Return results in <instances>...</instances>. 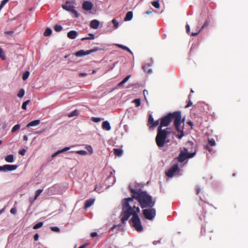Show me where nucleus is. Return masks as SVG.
<instances>
[{
    "instance_id": "obj_28",
    "label": "nucleus",
    "mask_w": 248,
    "mask_h": 248,
    "mask_svg": "<svg viewBox=\"0 0 248 248\" xmlns=\"http://www.w3.org/2000/svg\"><path fill=\"white\" fill-rule=\"evenodd\" d=\"M20 127V125L19 124H17L15 125L12 129L11 132L12 133L15 132L16 130H18L19 129Z\"/></svg>"
},
{
    "instance_id": "obj_46",
    "label": "nucleus",
    "mask_w": 248,
    "mask_h": 248,
    "mask_svg": "<svg viewBox=\"0 0 248 248\" xmlns=\"http://www.w3.org/2000/svg\"><path fill=\"white\" fill-rule=\"evenodd\" d=\"M121 227V225H114L111 229L110 230H113L115 228H118V229H119Z\"/></svg>"
},
{
    "instance_id": "obj_35",
    "label": "nucleus",
    "mask_w": 248,
    "mask_h": 248,
    "mask_svg": "<svg viewBox=\"0 0 248 248\" xmlns=\"http://www.w3.org/2000/svg\"><path fill=\"white\" fill-rule=\"evenodd\" d=\"M112 22L113 24L114 28H118L119 26V22L117 21V20L116 19H113L112 20Z\"/></svg>"
},
{
    "instance_id": "obj_40",
    "label": "nucleus",
    "mask_w": 248,
    "mask_h": 248,
    "mask_svg": "<svg viewBox=\"0 0 248 248\" xmlns=\"http://www.w3.org/2000/svg\"><path fill=\"white\" fill-rule=\"evenodd\" d=\"M101 118L99 117H92V120L94 122L98 123L101 121Z\"/></svg>"
},
{
    "instance_id": "obj_15",
    "label": "nucleus",
    "mask_w": 248,
    "mask_h": 248,
    "mask_svg": "<svg viewBox=\"0 0 248 248\" xmlns=\"http://www.w3.org/2000/svg\"><path fill=\"white\" fill-rule=\"evenodd\" d=\"M94 202V199H90L89 200H87L86 201L85 203L84 208V209H87L88 208L90 207L91 206H92Z\"/></svg>"
},
{
    "instance_id": "obj_6",
    "label": "nucleus",
    "mask_w": 248,
    "mask_h": 248,
    "mask_svg": "<svg viewBox=\"0 0 248 248\" xmlns=\"http://www.w3.org/2000/svg\"><path fill=\"white\" fill-rule=\"evenodd\" d=\"M62 8L74 14L75 17H78L79 16V14L78 12L74 9V6L70 2L66 1L64 5H62Z\"/></svg>"
},
{
    "instance_id": "obj_10",
    "label": "nucleus",
    "mask_w": 248,
    "mask_h": 248,
    "mask_svg": "<svg viewBox=\"0 0 248 248\" xmlns=\"http://www.w3.org/2000/svg\"><path fill=\"white\" fill-rule=\"evenodd\" d=\"M3 171H12L16 170L17 166L16 165H4L3 166Z\"/></svg>"
},
{
    "instance_id": "obj_43",
    "label": "nucleus",
    "mask_w": 248,
    "mask_h": 248,
    "mask_svg": "<svg viewBox=\"0 0 248 248\" xmlns=\"http://www.w3.org/2000/svg\"><path fill=\"white\" fill-rule=\"evenodd\" d=\"M16 212V207H13L11 210H10V213L12 214H15Z\"/></svg>"
},
{
    "instance_id": "obj_31",
    "label": "nucleus",
    "mask_w": 248,
    "mask_h": 248,
    "mask_svg": "<svg viewBox=\"0 0 248 248\" xmlns=\"http://www.w3.org/2000/svg\"><path fill=\"white\" fill-rule=\"evenodd\" d=\"M152 4L155 8L158 9L160 7V4L158 0L153 1Z\"/></svg>"
},
{
    "instance_id": "obj_52",
    "label": "nucleus",
    "mask_w": 248,
    "mask_h": 248,
    "mask_svg": "<svg viewBox=\"0 0 248 248\" xmlns=\"http://www.w3.org/2000/svg\"><path fill=\"white\" fill-rule=\"evenodd\" d=\"M196 194L198 195L199 193L201 192V188L199 186H197L196 188Z\"/></svg>"
},
{
    "instance_id": "obj_32",
    "label": "nucleus",
    "mask_w": 248,
    "mask_h": 248,
    "mask_svg": "<svg viewBox=\"0 0 248 248\" xmlns=\"http://www.w3.org/2000/svg\"><path fill=\"white\" fill-rule=\"evenodd\" d=\"M208 143L211 146H214L216 145V142L214 139H209Z\"/></svg>"
},
{
    "instance_id": "obj_11",
    "label": "nucleus",
    "mask_w": 248,
    "mask_h": 248,
    "mask_svg": "<svg viewBox=\"0 0 248 248\" xmlns=\"http://www.w3.org/2000/svg\"><path fill=\"white\" fill-rule=\"evenodd\" d=\"M201 232L203 235H205L208 232H213V230H212L209 225L207 226L202 227L201 230Z\"/></svg>"
},
{
    "instance_id": "obj_25",
    "label": "nucleus",
    "mask_w": 248,
    "mask_h": 248,
    "mask_svg": "<svg viewBox=\"0 0 248 248\" xmlns=\"http://www.w3.org/2000/svg\"><path fill=\"white\" fill-rule=\"evenodd\" d=\"M51 33L52 30L50 28H47L44 32V35L45 36H48L51 35Z\"/></svg>"
},
{
    "instance_id": "obj_21",
    "label": "nucleus",
    "mask_w": 248,
    "mask_h": 248,
    "mask_svg": "<svg viewBox=\"0 0 248 248\" xmlns=\"http://www.w3.org/2000/svg\"><path fill=\"white\" fill-rule=\"evenodd\" d=\"M5 160L7 162L12 163L14 161V156L13 155H9L5 157Z\"/></svg>"
},
{
    "instance_id": "obj_57",
    "label": "nucleus",
    "mask_w": 248,
    "mask_h": 248,
    "mask_svg": "<svg viewBox=\"0 0 248 248\" xmlns=\"http://www.w3.org/2000/svg\"><path fill=\"white\" fill-rule=\"evenodd\" d=\"M124 84V83L123 81H122L120 83H118V86H121L123 85Z\"/></svg>"
},
{
    "instance_id": "obj_44",
    "label": "nucleus",
    "mask_w": 248,
    "mask_h": 248,
    "mask_svg": "<svg viewBox=\"0 0 248 248\" xmlns=\"http://www.w3.org/2000/svg\"><path fill=\"white\" fill-rule=\"evenodd\" d=\"M153 124H153V125L152 126V127H155L157 125H158L159 124V120H156L155 121H154Z\"/></svg>"
},
{
    "instance_id": "obj_38",
    "label": "nucleus",
    "mask_w": 248,
    "mask_h": 248,
    "mask_svg": "<svg viewBox=\"0 0 248 248\" xmlns=\"http://www.w3.org/2000/svg\"><path fill=\"white\" fill-rule=\"evenodd\" d=\"M30 101L29 100H28L23 102V103L22 104V107H21V108L23 109H25V110L26 109L27 105L30 102Z\"/></svg>"
},
{
    "instance_id": "obj_61",
    "label": "nucleus",
    "mask_w": 248,
    "mask_h": 248,
    "mask_svg": "<svg viewBox=\"0 0 248 248\" xmlns=\"http://www.w3.org/2000/svg\"><path fill=\"white\" fill-rule=\"evenodd\" d=\"M0 171H3V168L2 166H0Z\"/></svg>"
},
{
    "instance_id": "obj_5",
    "label": "nucleus",
    "mask_w": 248,
    "mask_h": 248,
    "mask_svg": "<svg viewBox=\"0 0 248 248\" xmlns=\"http://www.w3.org/2000/svg\"><path fill=\"white\" fill-rule=\"evenodd\" d=\"M142 212L144 217L150 220H153L156 215V210L153 207L143 209Z\"/></svg>"
},
{
    "instance_id": "obj_22",
    "label": "nucleus",
    "mask_w": 248,
    "mask_h": 248,
    "mask_svg": "<svg viewBox=\"0 0 248 248\" xmlns=\"http://www.w3.org/2000/svg\"><path fill=\"white\" fill-rule=\"evenodd\" d=\"M116 45L118 47H120V48H122V49H124V50H126V51H127L128 52H129V53H130L131 54H132V51L130 50V49H129L128 47H127V46H123V45H120V44H116Z\"/></svg>"
},
{
    "instance_id": "obj_41",
    "label": "nucleus",
    "mask_w": 248,
    "mask_h": 248,
    "mask_svg": "<svg viewBox=\"0 0 248 248\" xmlns=\"http://www.w3.org/2000/svg\"><path fill=\"white\" fill-rule=\"evenodd\" d=\"M190 94L188 96V98L190 99ZM192 105V102L191 100L189 99L187 105L186 106V108H188Z\"/></svg>"
},
{
    "instance_id": "obj_58",
    "label": "nucleus",
    "mask_w": 248,
    "mask_h": 248,
    "mask_svg": "<svg viewBox=\"0 0 248 248\" xmlns=\"http://www.w3.org/2000/svg\"><path fill=\"white\" fill-rule=\"evenodd\" d=\"M152 12L153 11L152 10H149L146 12V15H149V14H151L152 13Z\"/></svg>"
},
{
    "instance_id": "obj_39",
    "label": "nucleus",
    "mask_w": 248,
    "mask_h": 248,
    "mask_svg": "<svg viewBox=\"0 0 248 248\" xmlns=\"http://www.w3.org/2000/svg\"><path fill=\"white\" fill-rule=\"evenodd\" d=\"M76 153L78 155H86L87 154V152L84 150L78 151L76 152Z\"/></svg>"
},
{
    "instance_id": "obj_2",
    "label": "nucleus",
    "mask_w": 248,
    "mask_h": 248,
    "mask_svg": "<svg viewBox=\"0 0 248 248\" xmlns=\"http://www.w3.org/2000/svg\"><path fill=\"white\" fill-rule=\"evenodd\" d=\"M133 202L134 200L132 198H125L123 200L121 220L122 223H124L132 215L133 217L130 219L132 223V226L137 231L140 232L143 230V228L138 215L140 212V209L139 207H136Z\"/></svg>"
},
{
    "instance_id": "obj_51",
    "label": "nucleus",
    "mask_w": 248,
    "mask_h": 248,
    "mask_svg": "<svg viewBox=\"0 0 248 248\" xmlns=\"http://www.w3.org/2000/svg\"><path fill=\"white\" fill-rule=\"evenodd\" d=\"M186 31L187 33H189L190 32V27L188 24H187L186 26Z\"/></svg>"
},
{
    "instance_id": "obj_12",
    "label": "nucleus",
    "mask_w": 248,
    "mask_h": 248,
    "mask_svg": "<svg viewBox=\"0 0 248 248\" xmlns=\"http://www.w3.org/2000/svg\"><path fill=\"white\" fill-rule=\"evenodd\" d=\"M100 24V22L96 19H94L91 21L90 22V27L91 28L93 29H97Z\"/></svg>"
},
{
    "instance_id": "obj_29",
    "label": "nucleus",
    "mask_w": 248,
    "mask_h": 248,
    "mask_svg": "<svg viewBox=\"0 0 248 248\" xmlns=\"http://www.w3.org/2000/svg\"><path fill=\"white\" fill-rule=\"evenodd\" d=\"M43 225V223L42 222H40L37 224H36L35 225L33 226V229L34 230L37 229L38 228H41Z\"/></svg>"
},
{
    "instance_id": "obj_47",
    "label": "nucleus",
    "mask_w": 248,
    "mask_h": 248,
    "mask_svg": "<svg viewBox=\"0 0 248 248\" xmlns=\"http://www.w3.org/2000/svg\"><path fill=\"white\" fill-rule=\"evenodd\" d=\"M204 148L207 150H208V151L210 152H211L212 151V149L210 148L208 145H205Z\"/></svg>"
},
{
    "instance_id": "obj_3",
    "label": "nucleus",
    "mask_w": 248,
    "mask_h": 248,
    "mask_svg": "<svg viewBox=\"0 0 248 248\" xmlns=\"http://www.w3.org/2000/svg\"><path fill=\"white\" fill-rule=\"evenodd\" d=\"M129 190L132 194V197L130 198L137 200L141 208H152L155 205V201L153 200L152 196L148 195L146 191L132 188H129Z\"/></svg>"
},
{
    "instance_id": "obj_42",
    "label": "nucleus",
    "mask_w": 248,
    "mask_h": 248,
    "mask_svg": "<svg viewBox=\"0 0 248 248\" xmlns=\"http://www.w3.org/2000/svg\"><path fill=\"white\" fill-rule=\"evenodd\" d=\"M51 230L56 232H60V229L58 227H51Z\"/></svg>"
},
{
    "instance_id": "obj_53",
    "label": "nucleus",
    "mask_w": 248,
    "mask_h": 248,
    "mask_svg": "<svg viewBox=\"0 0 248 248\" xmlns=\"http://www.w3.org/2000/svg\"><path fill=\"white\" fill-rule=\"evenodd\" d=\"M97 235V233L96 232H93L91 233V236L92 237H95Z\"/></svg>"
},
{
    "instance_id": "obj_60",
    "label": "nucleus",
    "mask_w": 248,
    "mask_h": 248,
    "mask_svg": "<svg viewBox=\"0 0 248 248\" xmlns=\"http://www.w3.org/2000/svg\"><path fill=\"white\" fill-rule=\"evenodd\" d=\"M187 124L190 125H192V122H191V121H189L188 122H187Z\"/></svg>"
},
{
    "instance_id": "obj_24",
    "label": "nucleus",
    "mask_w": 248,
    "mask_h": 248,
    "mask_svg": "<svg viewBox=\"0 0 248 248\" xmlns=\"http://www.w3.org/2000/svg\"><path fill=\"white\" fill-rule=\"evenodd\" d=\"M148 122V124L150 125V127H152V126L154 124L153 123L154 122V118H153V116L151 114H150L149 116Z\"/></svg>"
},
{
    "instance_id": "obj_26",
    "label": "nucleus",
    "mask_w": 248,
    "mask_h": 248,
    "mask_svg": "<svg viewBox=\"0 0 248 248\" xmlns=\"http://www.w3.org/2000/svg\"><path fill=\"white\" fill-rule=\"evenodd\" d=\"M78 112L77 110H75L74 111H73L72 112L70 113L68 115V116L69 117H72L73 116H78Z\"/></svg>"
},
{
    "instance_id": "obj_64",
    "label": "nucleus",
    "mask_w": 248,
    "mask_h": 248,
    "mask_svg": "<svg viewBox=\"0 0 248 248\" xmlns=\"http://www.w3.org/2000/svg\"><path fill=\"white\" fill-rule=\"evenodd\" d=\"M4 208L2 209L0 211V214L1 213H2V212H3V211H4Z\"/></svg>"
},
{
    "instance_id": "obj_45",
    "label": "nucleus",
    "mask_w": 248,
    "mask_h": 248,
    "mask_svg": "<svg viewBox=\"0 0 248 248\" xmlns=\"http://www.w3.org/2000/svg\"><path fill=\"white\" fill-rule=\"evenodd\" d=\"M131 75L127 76L124 78L122 80L124 83L130 78Z\"/></svg>"
},
{
    "instance_id": "obj_9",
    "label": "nucleus",
    "mask_w": 248,
    "mask_h": 248,
    "mask_svg": "<svg viewBox=\"0 0 248 248\" xmlns=\"http://www.w3.org/2000/svg\"><path fill=\"white\" fill-rule=\"evenodd\" d=\"M93 6V4L89 1H85L82 4V8L86 11H90L92 10Z\"/></svg>"
},
{
    "instance_id": "obj_37",
    "label": "nucleus",
    "mask_w": 248,
    "mask_h": 248,
    "mask_svg": "<svg viewBox=\"0 0 248 248\" xmlns=\"http://www.w3.org/2000/svg\"><path fill=\"white\" fill-rule=\"evenodd\" d=\"M24 93H25V91H24V89H22L20 90V91H19V92L17 94V96H18V97L21 98L24 96Z\"/></svg>"
},
{
    "instance_id": "obj_62",
    "label": "nucleus",
    "mask_w": 248,
    "mask_h": 248,
    "mask_svg": "<svg viewBox=\"0 0 248 248\" xmlns=\"http://www.w3.org/2000/svg\"><path fill=\"white\" fill-rule=\"evenodd\" d=\"M145 92H146L147 93V91H146V90H144L143 94L144 95V96H145ZM145 99H146V97H145Z\"/></svg>"
},
{
    "instance_id": "obj_55",
    "label": "nucleus",
    "mask_w": 248,
    "mask_h": 248,
    "mask_svg": "<svg viewBox=\"0 0 248 248\" xmlns=\"http://www.w3.org/2000/svg\"><path fill=\"white\" fill-rule=\"evenodd\" d=\"M13 32H14L13 31H5V33L8 34V35H12L13 33Z\"/></svg>"
},
{
    "instance_id": "obj_54",
    "label": "nucleus",
    "mask_w": 248,
    "mask_h": 248,
    "mask_svg": "<svg viewBox=\"0 0 248 248\" xmlns=\"http://www.w3.org/2000/svg\"><path fill=\"white\" fill-rule=\"evenodd\" d=\"M87 75V74L85 73H80L79 74V76L81 77H85Z\"/></svg>"
},
{
    "instance_id": "obj_49",
    "label": "nucleus",
    "mask_w": 248,
    "mask_h": 248,
    "mask_svg": "<svg viewBox=\"0 0 248 248\" xmlns=\"http://www.w3.org/2000/svg\"><path fill=\"white\" fill-rule=\"evenodd\" d=\"M26 152V150L25 149H22L19 152V154L22 155H24Z\"/></svg>"
},
{
    "instance_id": "obj_1",
    "label": "nucleus",
    "mask_w": 248,
    "mask_h": 248,
    "mask_svg": "<svg viewBox=\"0 0 248 248\" xmlns=\"http://www.w3.org/2000/svg\"><path fill=\"white\" fill-rule=\"evenodd\" d=\"M174 119V125L176 130L180 133L178 135L179 139H181L184 136V119L182 120L181 113L180 111H175L173 113H170L168 115L162 117L160 119V123L157 130V134L155 139V142L159 148L164 146L166 142H169V140H167L168 135L170 131L168 128L162 129L163 127L168 126Z\"/></svg>"
},
{
    "instance_id": "obj_36",
    "label": "nucleus",
    "mask_w": 248,
    "mask_h": 248,
    "mask_svg": "<svg viewBox=\"0 0 248 248\" xmlns=\"http://www.w3.org/2000/svg\"><path fill=\"white\" fill-rule=\"evenodd\" d=\"M43 191V189H38L36 192H35V196H34V200H36L38 197L40 195V194L41 193V192Z\"/></svg>"
},
{
    "instance_id": "obj_48",
    "label": "nucleus",
    "mask_w": 248,
    "mask_h": 248,
    "mask_svg": "<svg viewBox=\"0 0 248 248\" xmlns=\"http://www.w3.org/2000/svg\"><path fill=\"white\" fill-rule=\"evenodd\" d=\"M6 3L4 1V0H2L1 2V3L0 4V11L1 10V9L3 7V6L5 5V4H6Z\"/></svg>"
},
{
    "instance_id": "obj_8",
    "label": "nucleus",
    "mask_w": 248,
    "mask_h": 248,
    "mask_svg": "<svg viewBox=\"0 0 248 248\" xmlns=\"http://www.w3.org/2000/svg\"><path fill=\"white\" fill-rule=\"evenodd\" d=\"M179 167L178 164H175L172 166L169 170L166 171V175L169 177H172L174 174L178 170Z\"/></svg>"
},
{
    "instance_id": "obj_34",
    "label": "nucleus",
    "mask_w": 248,
    "mask_h": 248,
    "mask_svg": "<svg viewBox=\"0 0 248 248\" xmlns=\"http://www.w3.org/2000/svg\"><path fill=\"white\" fill-rule=\"evenodd\" d=\"M133 102L135 103V106L137 107H139L140 105V99L139 98L134 99Z\"/></svg>"
},
{
    "instance_id": "obj_7",
    "label": "nucleus",
    "mask_w": 248,
    "mask_h": 248,
    "mask_svg": "<svg viewBox=\"0 0 248 248\" xmlns=\"http://www.w3.org/2000/svg\"><path fill=\"white\" fill-rule=\"evenodd\" d=\"M99 50V48H98V47H95L93 49H90V50H87V51H84V50H79V51H77V52H76L75 56L76 57H82L83 56L89 55L93 52H96Z\"/></svg>"
},
{
    "instance_id": "obj_19",
    "label": "nucleus",
    "mask_w": 248,
    "mask_h": 248,
    "mask_svg": "<svg viewBox=\"0 0 248 248\" xmlns=\"http://www.w3.org/2000/svg\"><path fill=\"white\" fill-rule=\"evenodd\" d=\"M40 123V121L39 120H35L34 121H32L31 122H30L27 125V127H31V126H34L35 125H37L39 124Z\"/></svg>"
},
{
    "instance_id": "obj_17",
    "label": "nucleus",
    "mask_w": 248,
    "mask_h": 248,
    "mask_svg": "<svg viewBox=\"0 0 248 248\" xmlns=\"http://www.w3.org/2000/svg\"><path fill=\"white\" fill-rule=\"evenodd\" d=\"M69 149H70V147H65V148H63L62 149L59 150V151H57L56 152H55V153H54L52 155V157H55L56 155L60 154V153H63L69 150Z\"/></svg>"
},
{
    "instance_id": "obj_50",
    "label": "nucleus",
    "mask_w": 248,
    "mask_h": 248,
    "mask_svg": "<svg viewBox=\"0 0 248 248\" xmlns=\"http://www.w3.org/2000/svg\"><path fill=\"white\" fill-rule=\"evenodd\" d=\"M38 238H39V235L38 233H36L33 236L34 240L35 241H36L38 240Z\"/></svg>"
},
{
    "instance_id": "obj_16",
    "label": "nucleus",
    "mask_w": 248,
    "mask_h": 248,
    "mask_svg": "<svg viewBox=\"0 0 248 248\" xmlns=\"http://www.w3.org/2000/svg\"><path fill=\"white\" fill-rule=\"evenodd\" d=\"M102 127L103 129L109 131L111 129V126L109 122L107 121H104L102 123Z\"/></svg>"
},
{
    "instance_id": "obj_4",
    "label": "nucleus",
    "mask_w": 248,
    "mask_h": 248,
    "mask_svg": "<svg viewBox=\"0 0 248 248\" xmlns=\"http://www.w3.org/2000/svg\"><path fill=\"white\" fill-rule=\"evenodd\" d=\"M196 154V150L195 149L193 152H188V150L184 148L183 150H181L180 153L177 157L178 161L180 162H183L186 159L192 158Z\"/></svg>"
},
{
    "instance_id": "obj_20",
    "label": "nucleus",
    "mask_w": 248,
    "mask_h": 248,
    "mask_svg": "<svg viewBox=\"0 0 248 248\" xmlns=\"http://www.w3.org/2000/svg\"><path fill=\"white\" fill-rule=\"evenodd\" d=\"M114 154L118 156H121L123 153V151L121 149H114Z\"/></svg>"
},
{
    "instance_id": "obj_18",
    "label": "nucleus",
    "mask_w": 248,
    "mask_h": 248,
    "mask_svg": "<svg viewBox=\"0 0 248 248\" xmlns=\"http://www.w3.org/2000/svg\"><path fill=\"white\" fill-rule=\"evenodd\" d=\"M133 18V12L132 11L128 12L124 17V21H128L131 20Z\"/></svg>"
},
{
    "instance_id": "obj_13",
    "label": "nucleus",
    "mask_w": 248,
    "mask_h": 248,
    "mask_svg": "<svg viewBox=\"0 0 248 248\" xmlns=\"http://www.w3.org/2000/svg\"><path fill=\"white\" fill-rule=\"evenodd\" d=\"M78 35V32L75 31H71L67 33V37L71 39H75Z\"/></svg>"
},
{
    "instance_id": "obj_63",
    "label": "nucleus",
    "mask_w": 248,
    "mask_h": 248,
    "mask_svg": "<svg viewBox=\"0 0 248 248\" xmlns=\"http://www.w3.org/2000/svg\"><path fill=\"white\" fill-rule=\"evenodd\" d=\"M96 72V71L95 70H93V71H92V74H95Z\"/></svg>"
},
{
    "instance_id": "obj_30",
    "label": "nucleus",
    "mask_w": 248,
    "mask_h": 248,
    "mask_svg": "<svg viewBox=\"0 0 248 248\" xmlns=\"http://www.w3.org/2000/svg\"><path fill=\"white\" fill-rule=\"evenodd\" d=\"M90 37H84L81 38V40L83 41L85 40H90V39H94V35L93 34L90 33L89 34Z\"/></svg>"
},
{
    "instance_id": "obj_56",
    "label": "nucleus",
    "mask_w": 248,
    "mask_h": 248,
    "mask_svg": "<svg viewBox=\"0 0 248 248\" xmlns=\"http://www.w3.org/2000/svg\"><path fill=\"white\" fill-rule=\"evenodd\" d=\"M23 140L24 141H27L28 140V137L27 135H24L23 137Z\"/></svg>"
},
{
    "instance_id": "obj_14",
    "label": "nucleus",
    "mask_w": 248,
    "mask_h": 248,
    "mask_svg": "<svg viewBox=\"0 0 248 248\" xmlns=\"http://www.w3.org/2000/svg\"><path fill=\"white\" fill-rule=\"evenodd\" d=\"M210 23V20H206L203 25L202 26L201 30H200L198 32H192L191 34V36H196L198 34V33L200 32V31L204 29V28L207 27Z\"/></svg>"
},
{
    "instance_id": "obj_23",
    "label": "nucleus",
    "mask_w": 248,
    "mask_h": 248,
    "mask_svg": "<svg viewBox=\"0 0 248 248\" xmlns=\"http://www.w3.org/2000/svg\"><path fill=\"white\" fill-rule=\"evenodd\" d=\"M0 58L4 61L6 60L5 53L2 48L0 47Z\"/></svg>"
},
{
    "instance_id": "obj_27",
    "label": "nucleus",
    "mask_w": 248,
    "mask_h": 248,
    "mask_svg": "<svg viewBox=\"0 0 248 248\" xmlns=\"http://www.w3.org/2000/svg\"><path fill=\"white\" fill-rule=\"evenodd\" d=\"M30 75V72L29 71L25 72L22 75V79L23 80H26Z\"/></svg>"
},
{
    "instance_id": "obj_33",
    "label": "nucleus",
    "mask_w": 248,
    "mask_h": 248,
    "mask_svg": "<svg viewBox=\"0 0 248 248\" xmlns=\"http://www.w3.org/2000/svg\"><path fill=\"white\" fill-rule=\"evenodd\" d=\"M54 30L57 31V32H59V31H60L62 30V27L61 26V25H56L54 26Z\"/></svg>"
},
{
    "instance_id": "obj_59",
    "label": "nucleus",
    "mask_w": 248,
    "mask_h": 248,
    "mask_svg": "<svg viewBox=\"0 0 248 248\" xmlns=\"http://www.w3.org/2000/svg\"><path fill=\"white\" fill-rule=\"evenodd\" d=\"M78 248H86V245H83L80 246Z\"/></svg>"
}]
</instances>
